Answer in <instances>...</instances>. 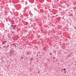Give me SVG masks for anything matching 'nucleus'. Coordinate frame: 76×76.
<instances>
[{
	"mask_svg": "<svg viewBox=\"0 0 76 76\" xmlns=\"http://www.w3.org/2000/svg\"><path fill=\"white\" fill-rule=\"evenodd\" d=\"M38 53H39V52H38Z\"/></svg>",
	"mask_w": 76,
	"mask_h": 76,
	"instance_id": "ddd939ff",
	"label": "nucleus"
},
{
	"mask_svg": "<svg viewBox=\"0 0 76 76\" xmlns=\"http://www.w3.org/2000/svg\"><path fill=\"white\" fill-rule=\"evenodd\" d=\"M27 54L28 55H29V54H31V53H30V54H29V53H27Z\"/></svg>",
	"mask_w": 76,
	"mask_h": 76,
	"instance_id": "7ed1b4c3",
	"label": "nucleus"
},
{
	"mask_svg": "<svg viewBox=\"0 0 76 76\" xmlns=\"http://www.w3.org/2000/svg\"><path fill=\"white\" fill-rule=\"evenodd\" d=\"M64 70H66V69H64Z\"/></svg>",
	"mask_w": 76,
	"mask_h": 76,
	"instance_id": "6e6552de",
	"label": "nucleus"
},
{
	"mask_svg": "<svg viewBox=\"0 0 76 76\" xmlns=\"http://www.w3.org/2000/svg\"><path fill=\"white\" fill-rule=\"evenodd\" d=\"M26 0V1H28V0Z\"/></svg>",
	"mask_w": 76,
	"mask_h": 76,
	"instance_id": "f3484780",
	"label": "nucleus"
},
{
	"mask_svg": "<svg viewBox=\"0 0 76 76\" xmlns=\"http://www.w3.org/2000/svg\"><path fill=\"white\" fill-rule=\"evenodd\" d=\"M11 27H12V29L13 30H15V28H16V25H11Z\"/></svg>",
	"mask_w": 76,
	"mask_h": 76,
	"instance_id": "f257e3e1",
	"label": "nucleus"
},
{
	"mask_svg": "<svg viewBox=\"0 0 76 76\" xmlns=\"http://www.w3.org/2000/svg\"><path fill=\"white\" fill-rule=\"evenodd\" d=\"M4 44V43H3V44Z\"/></svg>",
	"mask_w": 76,
	"mask_h": 76,
	"instance_id": "2eb2a0df",
	"label": "nucleus"
},
{
	"mask_svg": "<svg viewBox=\"0 0 76 76\" xmlns=\"http://www.w3.org/2000/svg\"><path fill=\"white\" fill-rule=\"evenodd\" d=\"M0 54H1V52H0Z\"/></svg>",
	"mask_w": 76,
	"mask_h": 76,
	"instance_id": "4468645a",
	"label": "nucleus"
},
{
	"mask_svg": "<svg viewBox=\"0 0 76 76\" xmlns=\"http://www.w3.org/2000/svg\"><path fill=\"white\" fill-rule=\"evenodd\" d=\"M38 55H37V57H38Z\"/></svg>",
	"mask_w": 76,
	"mask_h": 76,
	"instance_id": "9b49d317",
	"label": "nucleus"
},
{
	"mask_svg": "<svg viewBox=\"0 0 76 76\" xmlns=\"http://www.w3.org/2000/svg\"><path fill=\"white\" fill-rule=\"evenodd\" d=\"M50 55L51 56V53H50Z\"/></svg>",
	"mask_w": 76,
	"mask_h": 76,
	"instance_id": "1a4fd4ad",
	"label": "nucleus"
},
{
	"mask_svg": "<svg viewBox=\"0 0 76 76\" xmlns=\"http://www.w3.org/2000/svg\"><path fill=\"white\" fill-rule=\"evenodd\" d=\"M21 59H23V58L21 57Z\"/></svg>",
	"mask_w": 76,
	"mask_h": 76,
	"instance_id": "0eeeda50",
	"label": "nucleus"
},
{
	"mask_svg": "<svg viewBox=\"0 0 76 76\" xmlns=\"http://www.w3.org/2000/svg\"><path fill=\"white\" fill-rule=\"evenodd\" d=\"M9 46V45H7V47H8Z\"/></svg>",
	"mask_w": 76,
	"mask_h": 76,
	"instance_id": "9d476101",
	"label": "nucleus"
},
{
	"mask_svg": "<svg viewBox=\"0 0 76 76\" xmlns=\"http://www.w3.org/2000/svg\"><path fill=\"white\" fill-rule=\"evenodd\" d=\"M66 72H65V74H66Z\"/></svg>",
	"mask_w": 76,
	"mask_h": 76,
	"instance_id": "f8f14e48",
	"label": "nucleus"
},
{
	"mask_svg": "<svg viewBox=\"0 0 76 76\" xmlns=\"http://www.w3.org/2000/svg\"><path fill=\"white\" fill-rule=\"evenodd\" d=\"M20 61H21V59H20Z\"/></svg>",
	"mask_w": 76,
	"mask_h": 76,
	"instance_id": "dca6fc26",
	"label": "nucleus"
},
{
	"mask_svg": "<svg viewBox=\"0 0 76 76\" xmlns=\"http://www.w3.org/2000/svg\"><path fill=\"white\" fill-rule=\"evenodd\" d=\"M33 59V58H31V60H30V61H31V60H32Z\"/></svg>",
	"mask_w": 76,
	"mask_h": 76,
	"instance_id": "20e7f679",
	"label": "nucleus"
},
{
	"mask_svg": "<svg viewBox=\"0 0 76 76\" xmlns=\"http://www.w3.org/2000/svg\"><path fill=\"white\" fill-rule=\"evenodd\" d=\"M26 4H27V1L26 2Z\"/></svg>",
	"mask_w": 76,
	"mask_h": 76,
	"instance_id": "423d86ee",
	"label": "nucleus"
},
{
	"mask_svg": "<svg viewBox=\"0 0 76 76\" xmlns=\"http://www.w3.org/2000/svg\"><path fill=\"white\" fill-rule=\"evenodd\" d=\"M10 54H11V55H13V54H14V51H11V52Z\"/></svg>",
	"mask_w": 76,
	"mask_h": 76,
	"instance_id": "f03ea898",
	"label": "nucleus"
},
{
	"mask_svg": "<svg viewBox=\"0 0 76 76\" xmlns=\"http://www.w3.org/2000/svg\"><path fill=\"white\" fill-rule=\"evenodd\" d=\"M14 47H15V48H16V45H15Z\"/></svg>",
	"mask_w": 76,
	"mask_h": 76,
	"instance_id": "39448f33",
	"label": "nucleus"
}]
</instances>
